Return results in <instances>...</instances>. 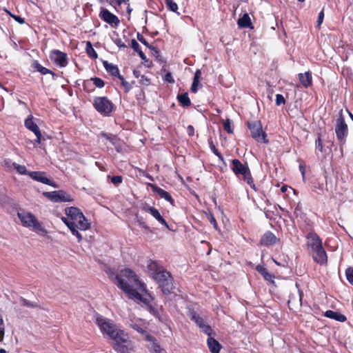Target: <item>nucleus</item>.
<instances>
[{
    "label": "nucleus",
    "instance_id": "obj_1",
    "mask_svg": "<svg viewBox=\"0 0 353 353\" xmlns=\"http://www.w3.org/2000/svg\"><path fill=\"white\" fill-rule=\"evenodd\" d=\"M96 323L103 336H107L112 340V347L119 353H127L132 348L131 341L128 335L120 329L111 320L98 316Z\"/></svg>",
    "mask_w": 353,
    "mask_h": 353
},
{
    "label": "nucleus",
    "instance_id": "obj_2",
    "mask_svg": "<svg viewBox=\"0 0 353 353\" xmlns=\"http://www.w3.org/2000/svg\"><path fill=\"white\" fill-rule=\"evenodd\" d=\"M116 284L130 297L145 303L149 302L151 296H144L141 293L145 292V287L138 279L135 273L130 269H125L115 276Z\"/></svg>",
    "mask_w": 353,
    "mask_h": 353
},
{
    "label": "nucleus",
    "instance_id": "obj_3",
    "mask_svg": "<svg viewBox=\"0 0 353 353\" xmlns=\"http://www.w3.org/2000/svg\"><path fill=\"white\" fill-rule=\"evenodd\" d=\"M307 245L310 249V253L315 262L320 265L327 263V256L324 250L322 241L314 232H310L307 235Z\"/></svg>",
    "mask_w": 353,
    "mask_h": 353
},
{
    "label": "nucleus",
    "instance_id": "obj_4",
    "mask_svg": "<svg viewBox=\"0 0 353 353\" xmlns=\"http://www.w3.org/2000/svg\"><path fill=\"white\" fill-rule=\"evenodd\" d=\"M17 216L24 227L32 229L33 231L46 234L47 232L42 226L41 223L30 212H19Z\"/></svg>",
    "mask_w": 353,
    "mask_h": 353
},
{
    "label": "nucleus",
    "instance_id": "obj_5",
    "mask_svg": "<svg viewBox=\"0 0 353 353\" xmlns=\"http://www.w3.org/2000/svg\"><path fill=\"white\" fill-rule=\"evenodd\" d=\"M153 279L157 282L163 294H168L173 289L172 278L169 272L163 269L153 273Z\"/></svg>",
    "mask_w": 353,
    "mask_h": 353
},
{
    "label": "nucleus",
    "instance_id": "obj_6",
    "mask_svg": "<svg viewBox=\"0 0 353 353\" xmlns=\"http://www.w3.org/2000/svg\"><path fill=\"white\" fill-rule=\"evenodd\" d=\"M248 128L251 132L252 137L258 142L268 143L266 134L263 130L260 121H253L248 123Z\"/></svg>",
    "mask_w": 353,
    "mask_h": 353
},
{
    "label": "nucleus",
    "instance_id": "obj_7",
    "mask_svg": "<svg viewBox=\"0 0 353 353\" xmlns=\"http://www.w3.org/2000/svg\"><path fill=\"white\" fill-rule=\"evenodd\" d=\"M335 133L339 141L344 143L348 134V128L342 114H340L336 121Z\"/></svg>",
    "mask_w": 353,
    "mask_h": 353
},
{
    "label": "nucleus",
    "instance_id": "obj_8",
    "mask_svg": "<svg viewBox=\"0 0 353 353\" xmlns=\"http://www.w3.org/2000/svg\"><path fill=\"white\" fill-rule=\"evenodd\" d=\"M94 105L99 112L104 115L109 114L113 109L112 103L105 97L95 98Z\"/></svg>",
    "mask_w": 353,
    "mask_h": 353
},
{
    "label": "nucleus",
    "instance_id": "obj_9",
    "mask_svg": "<svg viewBox=\"0 0 353 353\" xmlns=\"http://www.w3.org/2000/svg\"><path fill=\"white\" fill-rule=\"evenodd\" d=\"M43 195L51 201L55 203L68 202L72 200L71 196L63 190L45 192Z\"/></svg>",
    "mask_w": 353,
    "mask_h": 353
},
{
    "label": "nucleus",
    "instance_id": "obj_10",
    "mask_svg": "<svg viewBox=\"0 0 353 353\" xmlns=\"http://www.w3.org/2000/svg\"><path fill=\"white\" fill-rule=\"evenodd\" d=\"M99 17L105 22L115 27L118 26L120 23L119 18L105 8L101 9L99 13Z\"/></svg>",
    "mask_w": 353,
    "mask_h": 353
},
{
    "label": "nucleus",
    "instance_id": "obj_11",
    "mask_svg": "<svg viewBox=\"0 0 353 353\" xmlns=\"http://www.w3.org/2000/svg\"><path fill=\"white\" fill-rule=\"evenodd\" d=\"M50 59L54 63L60 67L65 66L68 63L66 54L58 50H54L51 52Z\"/></svg>",
    "mask_w": 353,
    "mask_h": 353
},
{
    "label": "nucleus",
    "instance_id": "obj_12",
    "mask_svg": "<svg viewBox=\"0 0 353 353\" xmlns=\"http://www.w3.org/2000/svg\"><path fill=\"white\" fill-rule=\"evenodd\" d=\"M68 228H77L81 230H87L90 228V223L82 214L71 221L68 224Z\"/></svg>",
    "mask_w": 353,
    "mask_h": 353
},
{
    "label": "nucleus",
    "instance_id": "obj_13",
    "mask_svg": "<svg viewBox=\"0 0 353 353\" xmlns=\"http://www.w3.org/2000/svg\"><path fill=\"white\" fill-rule=\"evenodd\" d=\"M142 210L151 214L157 221L168 228V224L157 209L148 205H145L142 207Z\"/></svg>",
    "mask_w": 353,
    "mask_h": 353
},
{
    "label": "nucleus",
    "instance_id": "obj_14",
    "mask_svg": "<svg viewBox=\"0 0 353 353\" xmlns=\"http://www.w3.org/2000/svg\"><path fill=\"white\" fill-rule=\"evenodd\" d=\"M232 170L236 175H244L250 171V168L247 163L243 164L239 159H233L232 161Z\"/></svg>",
    "mask_w": 353,
    "mask_h": 353
},
{
    "label": "nucleus",
    "instance_id": "obj_15",
    "mask_svg": "<svg viewBox=\"0 0 353 353\" xmlns=\"http://www.w3.org/2000/svg\"><path fill=\"white\" fill-rule=\"evenodd\" d=\"M28 175L34 180L41 182L42 183L49 185L50 186L56 187L54 182L49 179L46 173L43 172H30Z\"/></svg>",
    "mask_w": 353,
    "mask_h": 353
},
{
    "label": "nucleus",
    "instance_id": "obj_16",
    "mask_svg": "<svg viewBox=\"0 0 353 353\" xmlns=\"http://www.w3.org/2000/svg\"><path fill=\"white\" fill-rule=\"evenodd\" d=\"M277 240V238L273 233L267 232L261 237V243L263 245L269 246L275 244Z\"/></svg>",
    "mask_w": 353,
    "mask_h": 353
},
{
    "label": "nucleus",
    "instance_id": "obj_17",
    "mask_svg": "<svg viewBox=\"0 0 353 353\" xmlns=\"http://www.w3.org/2000/svg\"><path fill=\"white\" fill-rule=\"evenodd\" d=\"M302 303V292L298 290L295 293H292L288 300V304L292 306H301Z\"/></svg>",
    "mask_w": 353,
    "mask_h": 353
},
{
    "label": "nucleus",
    "instance_id": "obj_18",
    "mask_svg": "<svg viewBox=\"0 0 353 353\" xmlns=\"http://www.w3.org/2000/svg\"><path fill=\"white\" fill-rule=\"evenodd\" d=\"M207 344L210 351L212 353H219L221 345V344L214 338L208 337L207 340Z\"/></svg>",
    "mask_w": 353,
    "mask_h": 353
},
{
    "label": "nucleus",
    "instance_id": "obj_19",
    "mask_svg": "<svg viewBox=\"0 0 353 353\" xmlns=\"http://www.w3.org/2000/svg\"><path fill=\"white\" fill-rule=\"evenodd\" d=\"M299 79L303 87L307 88L312 84V74L310 72L300 73L299 74Z\"/></svg>",
    "mask_w": 353,
    "mask_h": 353
},
{
    "label": "nucleus",
    "instance_id": "obj_20",
    "mask_svg": "<svg viewBox=\"0 0 353 353\" xmlns=\"http://www.w3.org/2000/svg\"><path fill=\"white\" fill-rule=\"evenodd\" d=\"M153 188V190L162 199H164L165 200L170 202L171 204L174 203V200L172 198L171 195L166 192L165 190L155 186V185H151Z\"/></svg>",
    "mask_w": 353,
    "mask_h": 353
},
{
    "label": "nucleus",
    "instance_id": "obj_21",
    "mask_svg": "<svg viewBox=\"0 0 353 353\" xmlns=\"http://www.w3.org/2000/svg\"><path fill=\"white\" fill-rule=\"evenodd\" d=\"M325 316L327 318L334 319L339 322H344L346 320V317L345 315L332 310L326 311L325 313Z\"/></svg>",
    "mask_w": 353,
    "mask_h": 353
},
{
    "label": "nucleus",
    "instance_id": "obj_22",
    "mask_svg": "<svg viewBox=\"0 0 353 353\" xmlns=\"http://www.w3.org/2000/svg\"><path fill=\"white\" fill-rule=\"evenodd\" d=\"M25 126L30 131L34 132V134L39 132V128L38 125L33 121L32 115H29L28 118L25 120Z\"/></svg>",
    "mask_w": 353,
    "mask_h": 353
},
{
    "label": "nucleus",
    "instance_id": "obj_23",
    "mask_svg": "<svg viewBox=\"0 0 353 353\" xmlns=\"http://www.w3.org/2000/svg\"><path fill=\"white\" fill-rule=\"evenodd\" d=\"M65 214L72 221L83 213L77 208L70 207L65 209Z\"/></svg>",
    "mask_w": 353,
    "mask_h": 353
},
{
    "label": "nucleus",
    "instance_id": "obj_24",
    "mask_svg": "<svg viewBox=\"0 0 353 353\" xmlns=\"http://www.w3.org/2000/svg\"><path fill=\"white\" fill-rule=\"evenodd\" d=\"M189 316L191 320L195 322V323L200 327V329L202 328L205 324L204 319L194 311L190 312Z\"/></svg>",
    "mask_w": 353,
    "mask_h": 353
},
{
    "label": "nucleus",
    "instance_id": "obj_25",
    "mask_svg": "<svg viewBox=\"0 0 353 353\" xmlns=\"http://www.w3.org/2000/svg\"><path fill=\"white\" fill-rule=\"evenodd\" d=\"M256 270L263 275V278L266 281H270L272 283L274 282V281H273L274 276L271 274H270L263 266H262L261 265H258L256 267Z\"/></svg>",
    "mask_w": 353,
    "mask_h": 353
},
{
    "label": "nucleus",
    "instance_id": "obj_26",
    "mask_svg": "<svg viewBox=\"0 0 353 353\" xmlns=\"http://www.w3.org/2000/svg\"><path fill=\"white\" fill-rule=\"evenodd\" d=\"M103 65H104V67L105 68V70L110 74H112V76H115V77H118L120 76L119 75V68H117V66L112 64V63H108L107 61H105L103 63Z\"/></svg>",
    "mask_w": 353,
    "mask_h": 353
},
{
    "label": "nucleus",
    "instance_id": "obj_27",
    "mask_svg": "<svg viewBox=\"0 0 353 353\" xmlns=\"http://www.w3.org/2000/svg\"><path fill=\"white\" fill-rule=\"evenodd\" d=\"M238 25L240 28H248L251 25L250 18L248 14H244L241 18L238 20Z\"/></svg>",
    "mask_w": 353,
    "mask_h": 353
},
{
    "label": "nucleus",
    "instance_id": "obj_28",
    "mask_svg": "<svg viewBox=\"0 0 353 353\" xmlns=\"http://www.w3.org/2000/svg\"><path fill=\"white\" fill-rule=\"evenodd\" d=\"M131 44H132V49L139 54V55L141 57V59L142 60H143V61H146V56L141 50L140 46L138 43V42L135 39H132V41H131Z\"/></svg>",
    "mask_w": 353,
    "mask_h": 353
},
{
    "label": "nucleus",
    "instance_id": "obj_29",
    "mask_svg": "<svg viewBox=\"0 0 353 353\" xmlns=\"http://www.w3.org/2000/svg\"><path fill=\"white\" fill-rule=\"evenodd\" d=\"M201 72L199 70H197L194 74V80L191 86V90L195 93L197 92V87L199 83V78L201 77Z\"/></svg>",
    "mask_w": 353,
    "mask_h": 353
},
{
    "label": "nucleus",
    "instance_id": "obj_30",
    "mask_svg": "<svg viewBox=\"0 0 353 353\" xmlns=\"http://www.w3.org/2000/svg\"><path fill=\"white\" fill-rule=\"evenodd\" d=\"M179 102L183 106H189L191 104V101L188 97V93H183L177 96Z\"/></svg>",
    "mask_w": 353,
    "mask_h": 353
},
{
    "label": "nucleus",
    "instance_id": "obj_31",
    "mask_svg": "<svg viewBox=\"0 0 353 353\" xmlns=\"http://www.w3.org/2000/svg\"><path fill=\"white\" fill-rule=\"evenodd\" d=\"M85 50H86V52H87L88 55L90 57H91L92 59H97L98 57L97 53L96 52V51L93 48L90 41H88L86 43Z\"/></svg>",
    "mask_w": 353,
    "mask_h": 353
},
{
    "label": "nucleus",
    "instance_id": "obj_32",
    "mask_svg": "<svg viewBox=\"0 0 353 353\" xmlns=\"http://www.w3.org/2000/svg\"><path fill=\"white\" fill-rule=\"evenodd\" d=\"M148 268L149 270L152 272V274L154 272H157L159 270L162 269L161 267L159 266V265H158V263L157 262H155L154 261H152V260H149L148 261Z\"/></svg>",
    "mask_w": 353,
    "mask_h": 353
},
{
    "label": "nucleus",
    "instance_id": "obj_33",
    "mask_svg": "<svg viewBox=\"0 0 353 353\" xmlns=\"http://www.w3.org/2000/svg\"><path fill=\"white\" fill-rule=\"evenodd\" d=\"M243 176L244 177L245 181L250 186V188L254 189V190H256V187H255V185L254 183V181H253V179L252 177V175H251L250 170L248 172H247L246 174H245L244 175H243Z\"/></svg>",
    "mask_w": 353,
    "mask_h": 353
},
{
    "label": "nucleus",
    "instance_id": "obj_34",
    "mask_svg": "<svg viewBox=\"0 0 353 353\" xmlns=\"http://www.w3.org/2000/svg\"><path fill=\"white\" fill-rule=\"evenodd\" d=\"M8 203L9 199L5 192V190L3 188L0 189V205H4Z\"/></svg>",
    "mask_w": 353,
    "mask_h": 353
},
{
    "label": "nucleus",
    "instance_id": "obj_35",
    "mask_svg": "<svg viewBox=\"0 0 353 353\" xmlns=\"http://www.w3.org/2000/svg\"><path fill=\"white\" fill-rule=\"evenodd\" d=\"M167 8L172 12H176L178 10L177 4L173 0H165Z\"/></svg>",
    "mask_w": 353,
    "mask_h": 353
},
{
    "label": "nucleus",
    "instance_id": "obj_36",
    "mask_svg": "<svg viewBox=\"0 0 353 353\" xmlns=\"http://www.w3.org/2000/svg\"><path fill=\"white\" fill-rule=\"evenodd\" d=\"M33 65H34V68H36L37 71L40 72L43 74L51 73L50 70H49L46 68L43 67L41 64H39L37 61L34 62Z\"/></svg>",
    "mask_w": 353,
    "mask_h": 353
},
{
    "label": "nucleus",
    "instance_id": "obj_37",
    "mask_svg": "<svg viewBox=\"0 0 353 353\" xmlns=\"http://www.w3.org/2000/svg\"><path fill=\"white\" fill-rule=\"evenodd\" d=\"M21 302L23 304V305L28 307H31V308L39 307V306L37 303L31 302V301H30L24 298H22V297L21 298Z\"/></svg>",
    "mask_w": 353,
    "mask_h": 353
},
{
    "label": "nucleus",
    "instance_id": "obj_38",
    "mask_svg": "<svg viewBox=\"0 0 353 353\" xmlns=\"http://www.w3.org/2000/svg\"><path fill=\"white\" fill-rule=\"evenodd\" d=\"M13 167L17 170V172L21 174H26L28 172L27 169L25 165H21L16 163H13Z\"/></svg>",
    "mask_w": 353,
    "mask_h": 353
},
{
    "label": "nucleus",
    "instance_id": "obj_39",
    "mask_svg": "<svg viewBox=\"0 0 353 353\" xmlns=\"http://www.w3.org/2000/svg\"><path fill=\"white\" fill-rule=\"evenodd\" d=\"M101 136L105 137L107 140H108L112 145H115L117 143V139L116 136L112 134H108L104 132L101 133Z\"/></svg>",
    "mask_w": 353,
    "mask_h": 353
},
{
    "label": "nucleus",
    "instance_id": "obj_40",
    "mask_svg": "<svg viewBox=\"0 0 353 353\" xmlns=\"http://www.w3.org/2000/svg\"><path fill=\"white\" fill-rule=\"evenodd\" d=\"M208 143L210 145V148L212 150V151L214 152V154L217 156L220 159L223 160V157L221 154L218 151V150L216 148L215 145L213 144V141L212 139H208Z\"/></svg>",
    "mask_w": 353,
    "mask_h": 353
},
{
    "label": "nucleus",
    "instance_id": "obj_41",
    "mask_svg": "<svg viewBox=\"0 0 353 353\" xmlns=\"http://www.w3.org/2000/svg\"><path fill=\"white\" fill-rule=\"evenodd\" d=\"M345 275L349 283L353 285V268H348L345 271Z\"/></svg>",
    "mask_w": 353,
    "mask_h": 353
},
{
    "label": "nucleus",
    "instance_id": "obj_42",
    "mask_svg": "<svg viewBox=\"0 0 353 353\" xmlns=\"http://www.w3.org/2000/svg\"><path fill=\"white\" fill-rule=\"evenodd\" d=\"M119 79L121 80L122 85L125 88V92H128L130 90L132 89V85L126 81H125L124 78L122 76H119Z\"/></svg>",
    "mask_w": 353,
    "mask_h": 353
},
{
    "label": "nucleus",
    "instance_id": "obj_43",
    "mask_svg": "<svg viewBox=\"0 0 353 353\" xmlns=\"http://www.w3.org/2000/svg\"><path fill=\"white\" fill-rule=\"evenodd\" d=\"M223 127H224L225 130H226L228 132V133H229V134L233 133V130L231 127L230 120L229 119H227L225 120V121L223 123Z\"/></svg>",
    "mask_w": 353,
    "mask_h": 353
},
{
    "label": "nucleus",
    "instance_id": "obj_44",
    "mask_svg": "<svg viewBox=\"0 0 353 353\" xmlns=\"http://www.w3.org/2000/svg\"><path fill=\"white\" fill-rule=\"evenodd\" d=\"M92 81H93V83L97 87V88H103L104 86V81L98 77L92 78Z\"/></svg>",
    "mask_w": 353,
    "mask_h": 353
},
{
    "label": "nucleus",
    "instance_id": "obj_45",
    "mask_svg": "<svg viewBox=\"0 0 353 353\" xmlns=\"http://www.w3.org/2000/svg\"><path fill=\"white\" fill-rule=\"evenodd\" d=\"M5 334V328L3 319L0 318V342L3 341Z\"/></svg>",
    "mask_w": 353,
    "mask_h": 353
},
{
    "label": "nucleus",
    "instance_id": "obj_46",
    "mask_svg": "<svg viewBox=\"0 0 353 353\" xmlns=\"http://www.w3.org/2000/svg\"><path fill=\"white\" fill-rule=\"evenodd\" d=\"M201 329L205 334L209 336V337H211L210 336L212 334V329L209 325L205 324Z\"/></svg>",
    "mask_w": 353,
    "mask_h": 353
},
{
    "label": "nucleus",
    "instance_id": "obj_47",
    "mask_svg": "<svg viewBox=\"0 0 353 353\" xmlns=\"http://www.w3.org/2000/svg\"><path fill=\"white\" fill-rule=\"evenodd\" d=\"M285 100L282 94H277L276 95V105H281V104H285Z\"/></svg>",
    "mask_w": 353,
    "mask_h": 353
},
{
    "label": "nucleus",
    "instance_id": "obj_48",
    "mask_svg": "<svg viewBox=\"0 0 353 353\" xmlns=\"http://www.w3.org/2000/svg\"><path fill=\"white\" fill-rule=\"evenodd\" d=\"M73 235L76 236L78 239V241L80 242L82 240L81 234L78 232L77 228H68Z\"/></svg>",
    "mask_w": 353,
    "mask_h": 353
},
{
    "label": "nucleus",
    "instance_id": "obj_49",
    "mask_svg": "<svg viewBox=\"0 0 353 353\" xmlns=\"http://www.w3.org/2000/svg\"><path fill=\"white\" fill-rule=\"evenodd\" d=\"M111 181L114 185H119L122 183L123 179L121 176H114L111 178Z\"/></svg>",
    "mask_w": 353,
    "mask_h": 353
},
{
    "label": "nucleus",
    "instance_id": "obj_50",
    "mask_svg": "<svg viewBox=\"0 0 353 353\" xmlns=\"http://www.w3.org/2000/svg\"><path fill=\"white\" fill-rule=\"evenodd\" d=\"M137 39L138 40L141 42L143 44H144L145 46H147L148 48H152L151 46L149 45V43L146 41V40L145 39V38L143 37V35L140 34L139 33H138L137 34Z\"/></svg>",
    "mask_w": 353,
    "mask_h": 353
},
{
    "label": "nucleus",
    "instance_id": "obj_51",
    "mask_svg": "<svg viewBox=\"0 0 353 353\" xmlns=\"http://www.w3.org/2000/svg\"><path fill=\"white\" fill-rule=\"evenodd\" d=\"M208 219H209L210 223L213 225L214 228L216 230H217L218 225H217L216 221L215 218L214 217V216L212 214H210L208 216Z\"/></svg>",
    "mask_w": 353,
    "mask_h": 353
},
{
    "label": "nucleus",
    "instance_id": "obj_52",
    "mask_svg": "<svg viewBox=\"0 0 353 353\" xmlns=\"http://www.w3.org/2000/svg\"><path fill=\"white\" fill-rule=\"evenodd\" d=\"M324 19V12L323 10H321L320 13L319 14L318 19H317V26H320L321 24L323 23Z\"/></svg>",
    "mask_w": 353,
    "mask_h": 353
},
{
    "label": "nucleus",
    "instance_id": "obj_53",
    "mask_svg": "<svg viewBox=\"0 0 353 353\" xmlns=\"http://www.w3.org/2000/svg\"><path fill=\"white\" fill-rule=\"evenodd\" d=\"M165 81H167V82H169V83H174V80L170 72H168L165 75V78H164Z\"/></svg>",
    "mask_w": 353,
    "mask_h": 353
},
{
    "label": "nucleus",
    "instance_id": "obj_54",
    "mask_svg": "<svg viewBox=\"0 0 353 353\" xmlns=\"http://www.w3.org/2000/svg\"><path fill=\"white\" fill-rule=\"evenodd\" d=\"M316 148L320 151V152H322L323 151V144L321 143V139L320 137L318 138L316 142Z\"/></svg>",
    "mask_w": 353,
    "mask_h": 353
},
{
    "label": "nucleus",
    "instance_id": "obj_55",
    "mask_svg": "<svg viewBox=\"0 0 353 353\" xmlns=\"http://www.w3.org/2000/svg\"><path fill=\"white\" fill-rule=\"evenodd\" d=\"M10 16L14 19L17 22H19L20 24H23L25 23V21L23 18H21L19 16H16L10 14Z\"/></svg>",
    "mask_w": 353,
    "mask_h": 353
},
{
    "label": "nucleus",
    "instance_id": "obj_56",
    "mask_svg": "<svg viewBox=\"0 0 353 353\" xmlns=\"http://www.w3.org/2000/svg\"><path fill=\"white\" fill-rule=\"evenodd\" d=\"M140 82L143 85H148L150 84V79L144 76H141Z\"/></svg>",
    "mask_w": 353,
    "mask_h": 353
},
{
    "label": "nucleus",
    "instance_id": "obj_57",
    "mask_svg": "<svg viewBox=\"0 0 353 353\" xmlns=\"http://www.w3.org/2000/svg\"><path fill=\"white\" fill-rule=\"evenodd\" d=\"M187 132L189 136H193L194 132V127L191 125H189L187 128Z\"/></svg>",
    "mask_w": 353,
    "mask_h": 353
},
{
    "label": "nucleus",
    "instance_id": "obj_58",
    "mask_svg": "<svg viewBox=\"0 0 353 353\" xmlns=\"http://www.w3.org/2000/svg\"><path fill=\"white\" fill-rule=\"evenodd\" d=\"M152 349L156 353H160L161 350L160 345L155 343L152 344Z\"/></svg>",
    "mask_w": 353,
    "mask_h": 353
},
{
    "label": "nucleus",
    "instance_id": "obj_59",
    "mask_svg": "<svg viewBox=\"0 0 353 353\" xmlns=\"http://www.w3.org/2000/svg\"><path fill=\"white\" fill-rule=\"evenodd\" d=\"M114 43L117 44V46L119 48H125L126 46L124 44V43L121 41L120 39H117L115 40Z\"/></svg>",
    "mask_w": 353,
    "mask_h": 353
},
{
    "label": "nucleus",
    "instance_id": "obj_60",
    "mask_svg": "<svg viewBox=\"0 0 353 353\" xmlns=\"http://www.w3.org/2000/svg\"><path fill=\"white\" fill-rule=\"evenodd\" d=\"M34 134L37 137V139L35 140V141L37 143H40L41 142V137H42L41 131L37 132Z\"/></svg>",
    "mask_w": 353,
    "mask_h": 353
},
{
    "label": "nucleus",
    "instance_id": "obj_61",
    "mask_svg": "<svg viewBox=\"0 0 353 353\" xmlns=\"http://www.w3.org/2000/svg\"><path fill=\"white\" fill-rule=\"evenodd\" d=\"M139 223L142 228L150 231V228L145 224L144 221L139 220Z\"/></svg>",
    "mask_w": 353,
    "mask_h": 353
},
{
    "label": "nucleus",
    "instance_id": "obj_62",
    "mask_svg": "<svg viewBox=\"0 0 353 353\" xmlns=\"http://www.w3.org/2000/svg\"><path fill=\"white\" fill-rule=\"evenodd\" d=\"M63 222L68 227V224L70 222H71V220L70 218L67 216V217H62Z\"/></svg>",
    "mask_w": 353,
    "mask_h": 353
},
{
    "label": "nucleus",
    "instance_id": "obj_63",
    "mask_svg": "<svg viewBox=\"0 0 353 353\" xmlns=\"http://www.w3.org/2000/svg\"><path fill=\"white\" fill-rule=\"evenodd\" d=\"M114 1L118 6H120L122 3H128V2H129V0H114Z\"/></svg>",
    "mask_w": 353,
    "mask_h": 353
},
{
    "label": "nucleus",
    "instance_id": "obj_64",
    "mask_svg": "<svg viewBox=\"0 0 353 353\" xmlns=\"http://www.w3.org/2000/svg\"><path fill=\"white\" fill-rule=\"evenodd\" d=\"M299 170H300V171H301V172L302 174L303 177H304V176H305V168H304L303 165H299Z\"/></svg>",
    "mask_w": 353,
    "mask_h": 353
}]
</instances>
